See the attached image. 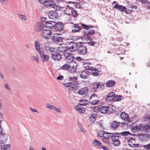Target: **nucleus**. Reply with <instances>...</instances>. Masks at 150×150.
Instances as JSON below:
<instances>
[{
  "instance_id": "7",
  "label": "nucleus",
  "mask_w": 150,
  "mask_h": 150,
  "mask_svg": "<svg viewBox=\"0 0 150 150\" xmlns=\"http://www.w3.org/2000/svg\"><path fill=\"white\" fill-rule=\"evenodd\" d=\"M52 32L50 30L45 29L43 30L42 36L44 38L48 40L51 37Z\"/></svg>"
},
{
  "instance_id": "16",
  "label": "nucleus",
  "mask_w": 150,
  "mask_h": 150,
  "mask_svg": "<svg viewBox=\"0 0 150 150\" xmlns=\"http://www.w3.org/2000/svg\"><path fill=\"white\" fill-rule=\"evenodd\" d=\"M39 54L43 62H47L48 61L50 57L49 56L44 54L43 52H41Z\"/></svg>"
},
{
  "instance_id": "35",
  "label": "nucleus",
  "mask_w": 150,
  "mask_h": 150,
  "mask_svg": "<svg viewBox=\"0 0 150 150\" xmlns=\"http://www.w3.org/2000/svg\"><path fill=\"white\" fill-rule=\"evenodd\" d=\"M77 68V67L75 66L74 67L73 66L71 67H70V68L68 70V71L70 73H73L76 71V69Z\"/></svg>"
},
{
  "instance_id": "64",
  "label": "nucleus",
  "mask_w": 150,
  "mask_h": 150,
  "mask_svg": "<svg viewBox=\"0 0 150 150\" xmlns=\"http://www.w3.org/2000/svg\"><path fill=\"white\" fill-rule=\"evenodd\" d=\"M100 148H102L103 149V150H109L107 146H104L102 145L100 147Z\"/></svg>"
},
{
  "instance_id": "8",
  "label": "nucleus",
  "mask_w": 150,
  "mask_h": 150,
  "mask_svg": "<svg viewBox=\"0 0 150 150\" xmlns=\"http://www.w3.org/2000/svg\"><path fill=\"white\" fill-rule=\"evenodd\" d=\"M62 55L57 52H54L52 54V58L55 61H59L62 59Z\"/></svg>"
},
{
  "instance_id": "21",
  "label": "nucleus",
  "mask_w": 150,
  "mask_h": 150,
  "mask_svg": "<svg viewBox=\"0 0 150 150\" xmlns=\"http://www.w3.org/2000/svg\"><path fill=\"white\" fill-rule=\"evenodd\" d=\"M115 84V81L112 80L108 81L106 83V86L108 88H110L114 86Z\"/></svg>"
},
{
  "instance_id": "22",
  "label": "nucleus",
  "mask_w": 150,
  "mask_h": 150,
  "mask_svg": "<svg viewBox=\"0 0 150 150\" xmlns=\"http://www.w3.org/2000/svg\"><path fill=\"white\" fill-rule=\"evenodd\" d=\"M88 90V88L87 87H85L79 90L78 93L80 95H83L85 94Z\"/></svg>"
},
{
  "instance_id": "47",
  "label": "nucleus",
  "mask_w": 150,
  "mask_h": 150,
  "mask_svg": "<svg viewBox=\"0 0 150 150\" xmlns=\"http://www.w3.org/2000/svg\"><path fill=\"white\" fill-rule=\"evenodd\" d=\"M101 35L99 33H96L94 35V38L95 39H98L100 38Z\"/></svg>"
},
{
  "instance_id": "3",
  "label": "nucleus",
  "mask_w": 150,
  "mask_h": 150,
  "mask_svg": "<svg viewBox=\"0 0 150 150\" xmlns=\"http://www.w3.org/2000/svg\"><path fill=\"white\" fill-rule=\"evenodd\" d=\"M74 54H69L67 55L65 57V60L67 63L70 64L73 62H74V63H75L76 65H75L76 67H77V63L75 62V61H74V60L75 59V57L74 56Z\"/></svg>"
},
{
  "instance_id": "5",
  "label": "nucleus",
  "mask_w": 150,
  "mask_h": 150,
  "mask_svg": "<svg viewBox=\"0 0 150 150\" xmlns=\"http://www.w3.org/2000/svg\"><path fill=\"white\" fill-rule=\"evenodd\" d=\"M53 26L56 32H60L61 30H63L64 25L62 22H56V23Z\"/></svg>"
},
{
  "instance_id": "50",
  "label": "nucleus",
  "mask_w": 150,
  "mask_h": 150,
  "mask_svg": "<svg viewBox=\"0 0 150 150\" xmlns=\"http://www.w3.org/2000/svg\"><path fill=\"white\" fill-rule=\"evenodd\" d=\"M137 135H138V138L140 140L143 141V134H137Z\"/></svg>"
},
{
  "instance_id": "61",
  "label": "nucleus",
  "mask_w": 150,
  "mask_h": 150,
  "mask_svg": "<svg viewBox=\"0 0 150 150\" xmlns=\"http://www.w3.org/2000/svg\"><path fill=\"white\" fill-rule=\"evenodd\" d=\"M104 138L103 139V142L105 143L106 144H109L110 141L109 140H108V139H106L105 138V137H104Z\"/></svg>"
},
{
  "instance_id": "26",
  "label": "nucleus",
  "mask_w": 150,
  "mask_h": 150,
  "mask_svg": "<svg viewBox=\"0 0 150 150\" xmlns=\"http://www.w3.org/2000/svg\"><path fill=\"white\" fill-rule=\"evenodd\" d=\"M141 1L142 4H145L144 6L150 10V2L148 1Z\"/></svg>"
},
{
  "instance_id": "37",
  "label": "nucleus",
  "mask_w": 150,
  "mask_h": 150,
  "mask_svg": "<svg viewBox=\"0 0 150 150\" xmlns=\"http://www.w3.org/2000/svg\"><path fill=\"white\" fill-rule=\"evenodd\" d=\"M96 84V83H94L93 84L91 85V90L93 92H96L97 91Z\"/></svg>"
},
{
  "instance_id": "45",
  "label": "nucleus",
  "mask_w": 150,
  "mask_h": 150,
  "mask_svg": "<svg viewBox=\"0 0 150 150\" xmlns=\"http://www.w3.org/2000/svg\"><path fill=\"white\" fill-rule=\"evenodd\" d=\"M96 118L94 117H93V116L90 115L89 120L91 122L94 123L95 122L96 120Z\"/></svg>"
},
{
  "instance_id": "60",
  "label": "nucleus",
  "mask_w": 150,
  "mask_h": 150,
  "mask_svg": "<svg viewBox=\"0 0 150 150\" xmlns=\"http://www.w3.org/2000/svg\"><path fill=\"white\" fill-rule=\"evenodd\" d=\"M81 107H80L78 105H77L75 106V109L77 110V111L79 112Z\"/></svg>"
},
{
  "instance_id": "1",
  "label": "nucleus",
  "mask_w": 150,
  "mask_h": 150,
  "mask_svg": "<svg viewBox=\"0 0 150 150\" xmlns=\"http://www.w3.org/2000/svg\"><path fill=\"white\" fill-rule=\"evenodd\" d=\"M67 80L70 81L67 83H63L64 86L66 87H71L72 90H76L78 88L79 83L78 82V78L76 76L68 77Z\"/></svg>"
},
{
  "instance_id": "34",
  "label": "nucleus",
  "mask_w": 150,
  "mask_h": 150,
  "mask_svg": "<svg viewBox=\"0 0 150 150\" xmlns=\"http://www.w3.org/2000/svg\"><path fill=\"white\" fill-rule=\"evenodd\" d=\"M94 31L92 29H91L90 30L88 31V33H87L85 34L84 35L86 37H90L89 35H93L94 34Z\"/></svg>"
},
{
  "instance_id": "12",
  "label": "nucleus",
  "mask_w": 150,
  "mask_h": 150,
  "mask_svg": "<svg viewBox=\"0 0 150 150\" xmlns=\"http://www.w3.org/2000/svg\"><path fill=\"white\" fill-rule=\"evenodd\" d=\"M150 125L147 124L146 125H143L142 124H141L139 125V131H146L148 132L149 131V129L150 128Z\"/></svg>"
},
{
  "instance_id": "31",
  "label": "nucleus",
  "mask_w": 150,
  "mask_h": 150,
  "mask_svg": "<svg viewBox=\"0 0 150 150\" xmlns=\"http://www.w3.org/2000/svg\"><path fill=\"white\" fill-rule=\"evenodd\" d=\"M66 46H62L59 47V49L57 50L58 52H61L64 54L65 52H66L67 50H66Z\"/></svg>"
},
{
  "instance_id": "62",
  "label": "nucleus",
  "mask_w": 150,
  "mask_h": 150,
  "mask_svg": "<svg viewBox=\"0 0 150 150\" xmlns=\"http://www.w3.org/2000/svg\"><path fill=\"white\" fill-rule=\"evenodd\" d=\"M76 60L78 61H81L83 60V59H82L80 57H77L76 58Z\"/></svg>"
},
{
  "instance_id": "39",
  "label": "nucleus",
  "mask_w": 150,
  "mask_h": 150,
  "mask_svg": "<svg viewBox=\"0 0 150 150\" xmlns=\"http://www.w3.org/2000/svg\"><path fill=\"white\" fill-rule=\"evenodd\" d=\"M11 148L10 144L4 145L3 146V150H10Z\"/></svg>"
},
{
  "instance_id": "18",
  "label": "nucleus",
  "mask_w": 150,
  "mask_h": 150,
  "mask_svg": "<svg viewBox=\"0 0 150 150\" xmlns=\"http://www.w3.org/2000/svg\"><path fill=\"white\" fill-rule=\"evenodd\" d=\"M53 1H44L43 3L45 7H47L50 6L52 8V5L53 4Z\"/></svg>"
},
{
  "instance_id": "11",
  "label": "nucleus",
  "mask_w": 150,
  "mask_h": 150,
  "mask_svg": "<svg viewBox=\"0 0 150 150\" xmlns=\"http://www.w3.org/2000/svg\"><path fill=\"white\" fill-rule=\"evenodd\" d=\"M56 23V22L53 21H50L46 22L44 25L45 27L47 28L52 29L54 28L53 26L54 24Z\"/></svg>"
},
{
  "instance_id": "52",
  "label": "nucleus",
  "mask_w": 150,
  "mask_h": 150,
  "mask_svg": "<svg viewBox=\"0 0 150 150\" xmlns=\"http://www.w3.org/2000/svg\"><path fill=\"white\" fill-rule=\"evenodd\" d=\"M31 58L32 60L35 61L38 63L39 62L38 59L35 56H32Z\"/></svg>"
},
{
  "instance_id": "2",
  "label": "nucleus",
  "mask_w": 150,
  "mask_h": 150,
  "mask_svg": "<svg viewBox=\"0 0 150 150\" xmlns=\"http://www.w3.org/2000/svg\"><path fill=\"white\" fill-rule=\"evenodd\" d=\"M112 144L116 146H120V142L119 139L120 138V133L119 132L113 133V135H112Z\"/></svg>"
},
{
  "instance_id": "36",
  "label": "nucleus",
  "mask_w": 150,
  "mask_h": 150,
  "mask_svg": "<svg viewBox=\"0 0 150 150\" xmlns=\"http://www.w3.org/2000/svg\"><path fill=\"white\" fill-rule=\"evenodd\" d=\"M120 136H121V135L122 136H126L128 135L129 134H131V133L128 131H124L121 132H120Z\"/></svg>"
},
{
  "instance_id": "63",
  "label": "nucleus",
  "mask_w": 150,
  "mask_h": 150,
  "mask_svg": "<svg viewBox=\"0 0 150 150\" xmlns=\"http://www.w3.org/2000/svg\"><path fill=\"white\" fill-rule=\"evenodd\" d=\"M64 78L63 76L62 75H60L58 76L57 78V80H62Z\"/></svg>"
},
{
  "instance_id": "32",
  "label": "nucleus",
  "mask_w": 150,
  "mask_h": 150,
  "mask_svg": "<svg viewBox=\"0 0 150 150\" xmlns=\"http://www.w3.org/2000/svg\"><path fill=\"white\" fill-rule=\"evenodd\" d=\"M131 130L132 132H135L136 131H139V125H136L132 127L131 128Z\"/></svg>"
},
{
  "instance_id": "53",
  "label": "nucleus",
  "mask_w": 150,
  "mask_h": 150,
  "mask_svg": "<svg viewBox=\"0 0 150 150\" xmlns=\"http://www.w3.org/2000/svg\"><path fill=\"white\" fill-rule=\"evenodd\" d=\"M143 147L144 148L147 149L146 150H150V143L148 144L144 145Z\"/></svg>"
},
{
  "instance_id": "10",
  "label": "nucleus",
  "mask_w": 150,
  "mask_h": 150,
  "mask_svg": "<svg viewBox=\"0 0 150 150\" xmlns=\"http://www.w3.org/2000/svg\"><path fill=\"white\" fill-rule=\"evenodd\" d=\"M115 95V93L114 92H111L108 93L105 96V101L107 102H110L112 100H113V98L114 96Z\"/></svg>"
},
{
  "instance_id": "15",
  "label": "nucleus",
  "mask_w": 150,
  "mask_h": 150,
  "mask_svg": "<svg viewBox=\"0 0 150 150\" xmlns=\"http://www.w3.org/2000/svg\"><path fill=\"white\" fill-rule=\"evenodd\" d=\"M90 74V72L86 70H84L81 72V73L80 75V77L83 79H86Z\"/></svg>"
},
{
  "instance_id": "30",
  "label": "nucleus",
  "mask_w": 150,
  "mask_h": 150,
  "mask_svg": "<svg viewBox=\"0 0 150 150\" xmlns=\"http://www.w3.org/2000/svg\"><path fill=\"white\" fill-rule=\"evenodd\" d=\"M96 87L97 89L102 88L105 86L104 83H103L101 82H96Z\"/></svg>"
},
{
  "instance_id": "4",
  "label": "nucleus",
  "mask_w": 150,
  "mask_h": 150,
  "mask_svg": "<svg viewBox=\"0 0 150 150\" xmlns=\"http://www.w3.org/2000/svg\"><path fill=\"white\" fill-rule=\"evenodd\" d=\"M87 51L86 47L81 44L78 49L77 52L80 55H85Z\"/></svg>"
},
{
  "instance_id": "59",
  "label": "nucleus",
  "mask_w": 150,
  "mask_h": 150,
  "mask_svg": "<svg viewBox=\"0 0 150 150\" xmlns=\"http://www.w3.org/2000/svg\"><path fill=\"white\" fill-rule=\"evenodd\" d=\"M128 8H130L132 9H137V6L135 5H128Z\"/></svg>"
},
{
  "instance_id": "51",
  "label": "nucleus",
  "mask_w": 150,
  "mask_h": 150,
  "mask_svg": "<svg viewBox=\"0 0 150 150\" xmlns=\"http://www.w3.org/2000/svg\"><path fill=\"white\" fill-rule=\"evenodd\" d=\"M74 4H75L76 7L77 8H80L82 7L81 5H80V3L79 2H74Z\"/></svg>"
},
{
  "instance_id": "41",
  "label": "nucleus",
  "mask_w": 150,
  "mask_h": 150,
  "mask_svg": "<svg viewBox=\"0 0 150 150\" xmlns=\"http://www.w3.org/2000/svg\"><path fill=\"white\" fill-rule=\"evenodd\" d=\"M50 43L48 42L45 43V44L44 46L45 47V50L46 51H47L49 50H50Z\"/></svg>"
},
{
  "instance_id": "20",
  "label": "nucleus",
  "mask_w": 150,
  "mask_h": 150,
  "mask_svg": "<svg viewBox=\"0 0 150 150\" xmlns=\"http://www.w3.org/2000/svg\"><path fill=\"white\" fill-rule=\"evenodd\" d=\"M92 145L93 146H98V148H100L102 145V143L96 139L94 140L92 143Z\"/></svg>"
},
{
  "instance_id": "42",
  "label": "nucleus",
  "mask_w": 150,
  "mask_h": 150,
  "mask_svg": "<svg viewBox=\"0 0 150 150\" xmlns=\"http://www.w3.org/2000/svg\"><path fill=\"white\" fill-rule=\"evenodd\" d=\"M100 106H96L95 107L93 108L94 112L96 113L97 112H100Z\"/></svg>"
},
{
  "instance_id": "28",
  "label": "nucleus",
  "mask_w": 150,
  "mask_h": 150,
  "mask_svg": "<svg viewBox=\"0 0 150 150\" xmlns=\"http://www.w3.org/2000/svg\"><path fill=\"white\" fill-rule=\"evenodd\" d=\"M52 7L54 9V10H55L57 12L58 11H59L61 9L64 8H65V6L61 7L54 4L52 5Z\"/></svg>"
},
{
  "instance_id": "38",
  "label": "nucleus",
  "mask_w": 150,
  "mask_h": 150,
  "mask_svg": "<svg viewBox=\"0 0 150 150\" xmlns=\"http://www.w3.org/2000/svg\"><path fill=\"white\" fill-rule=\"evenodd\" d=\"M143 141H147L150 138V136L149 134H143Z\"/></svg>"
},
{
  "instance_id": "29",
  "label": "nucleus",
  "mask_w": 150,
  "mask_h": 150,
  "mask_svg": "<svg viewBox=\"0 0 150 150\" xmlns=\"http://www.w3.org/2000/svg\"><path fill=\"white\" fill-rule=\"evenodd\" d=\"M70 11H71L72 15L74 17H77L78 15L77 11L76 10H74L73 7H70Z\"/></svg>"
},
{
  "instance_id": "55",
  "label": "nucleus",
  "mask_w": 150,
  "mask_h": 150,
  "mask_svg": "<svg viewBox=\"0 0 150 150\" xmlns=\"http://www.w3.org/2000/svg\"><path fill=\"white\" fill-rule=\"evenodd\" d=\"M66 50H67V51L66 52H65L64 54H63V55L65 56L66 57L67 55H68V54H71V53L69 52V51H68V50H67V48H66Z\"/></svg>"
},
{
  "instance_id": "48",
  "label": "nucleus",
  "mask_w": 150,
  "mask_h": 150,
  "mask_svg": "<svg viewBox=\"0 0 150 150\" xmlns=\"http://www.w3.org/2000/svg\"><path fill=\"white\" fill-rule=\"evenodd\" d=\"M81 26L84 29L88 30L89 29V28L88 27V25H86L84 23H82L81 24Z\"/></svg>"
},
{
  "instance_id": "43",
  "label": "nucleus",
  "mask_w": 150,
  "mask_h": 150,
  "mask_svg": "<svg viewBox=\"0 0 150 150\" xmlns=\"http://www.w3.org/2000/svg\"><path fill=\"white\" fill-rule=\"evenodd\" d=\"M18 16L20 18L23 20H26L27 18L25 15L21 14H18Z\"/></svg>"
},
{
  "instance_id": "14",
  "label": "nucleus",
  "mask_w": 150,
  "mask_h": 150,
  "mask_svg": "<svg viewBox=\"0 0 150 150\" xmlns=\"http://www.w3.org/2000/svg\"><path fill=\"white\" fill-rule=\"evenodd\" d=\"M113 8L116 9L121 12H124L126 9L125 6L122 5H119L118 4L115 5L113 6Z\"/></svg>"
},
{
  "instance_id": "25",
  "label": "nucleus",
  "mask_w": 150,
  "mask_h": 150,
  "mask_svg": "<svg viewBox=\"0 0 150 150\" xmlns=\"http://www.w3.org/2000/svg\"><path fill=\"white\" fill-rule=\"evenodd\" d=\"M35 46L36 50L39 54H40L42 52L40 50V44L37 41L35 42Z\"/></svg>"
},
{
  "instance_id": "40",
  "label": "nucleus",
  "mask_w": 150,
  "mask_h": 150,
  "mask_svg": "<svg viewBox=\"0 0 150 150\" xmlns=\"http://www.w3.org/2000/svg\"><path fill=\"white\" fill-rule=\"evenodd\" d=\"M56 38V43H59L62 41L63 40V38L61 37L55 36Z\"/></svg>"
},
{
  "instance_id": "23",
  "label": "nucleus",
  "mask_w": 150,
  "mask_h": 150,
  "mask_svg": "<svg viewBox=\"0 0 150 150\" xmlns=\"http://www.w3.org/2000/svg\"><path fill=\"white\" fill-rule=\"evenodd\" d=\"M120 124V122L114 121L111 124L110 127L113 129H115L119 126Z\"/></svg>"
},
{
  "instance_id": "24",
  "label": "nucleus",
  "mask_w": 150,
  "mask_h": 150,
  "mask_svg": "<svg viewBox=\"0 0 150 150\" xmlns=\"http://www.w3.org/2000/svg\"><path fill=\"white\" fill-rule=\"evenodd\" d=\"M120 117L123 120H127L129 118V117L128 114L126 113L125 112H122L120 114Z\"/></svg>"
},
{
  "instance_id": "56",
  "label": "nucleus",
  "mask_w": 150,
  "mask_h": 150,
  "mask_svg": "<svg viewBox=\"0 0 150 150\" xmlns=\"http://www.w3.org/2000/svg\"><path fill=\"white\" fill-rule=\"evenodd\" d=\"M99 72H98V71L92 72L91 74L94 76H97L99 75Z\"/></svg>"
},
{
  "instance_id": "49",
  "label": "nucleus",
  "mask_w": 150,
  "mask_h": 150,
  "mask_svg": "<svg viewBox=\"0 0 150 150\" xmlns=\"http://www.w3.org/2000/svg\"><path fill=\"white\" fill-rule=\"evenodd\" d=\"M133 11L132 9L129 10L127 9L126 8V9L125 10V11H124L126 14H130L132 13V11Z\"/></svg>"
},
{
  "instance_id": "44",
  "label": "nucleus",
  "mask_w": 150,
  "mask_h": 150,
  "mask_svg": "<svg viewBox=\"0 0 150 150\" xmlns=\"http://www.w3.org/2000/svg\"><path fill=\"white\" fill-rule=\"evenodd\" d=\"M97 134L99 137H105L104 136V133L103 132V131H102L101 130H99L97 133Z\"/></svg>"
},
{
  "instance_id": "13",
  "label": "nucleus",
  "mask_w": 150,
  "mask_h": 150,
  "mask_svg": "<svg viewBox=\"0 0 150 150\" xmlns=\"http://www.w3.org/2000/svg\"><path fill=\"white\" fill-rule=\"evenodd\" d=\"M7 136L5 133L0 134V143L1 144L5 143L7 141Z\"/></svg>"
},
{
  "instance_id": "33",
  "label": "nucleus",
  "mask_w": 150,
  "mask_h": 150,
  "mask_svg": "<svg viewBox=\"0 0 150 150\" xmlns=\"http://www.w3.org/2000/svg\"><path fill=\"white\" fill-rule=\"evenodd\" d=\"M70 65L65 64L63 65L62 67V69L64 70H68L70 68Z\"/></svg>"
},
{
  "instance_id": "17",
  "label": "nucleus",
  "mask_w": 150,
  "mask_h": 150,
  "mask_svg": "<svg viewBox=\"0 0 150 150\" xmlns=\"http://www.w3.org/2000/svg\"><path fill=\"white\" fill-rule=\"evenodd\" d=\"M109 106H101L100 109V112L103 114H105L108 113L109 110Z\"/></svg>"
},
{
  "instance_id": "54",
  "label": "nucleus",
  "mask_w": 150,
  "mask_h": 150,
  "mask_svg": "<svg viewBox=\"0 0 150 150\" xmlns=\"http://www.w3.org/2000/svg\"><path fill=\"white\" fill-rule=\"evenodd\" d=\"M85 108L84 107H82L79 112L81 113H84L85 111Z\"/></svg>"
},
{
  "instance_id": "58",
  "label": "nucleus",
  "mask_w": 150,
  "mask_h": 150,
  "mask_svg": "<svg viewBox=\"0 0 150 150\" xmlns=\"http://www.w3.org/2000/svg\"><path fill=\"white\" fill-rule=\"evenodd\" d=\"M47 18L45 17H42L41 18V20L42 22H45V23L46 22H48V21H47Z\"/></svg>"
},
{
  "instance_id": "27",
  "label": "nucleus",
  "mask_w": 150,
  "mask_h": 150,
  "mask_svg": "<svg viewBox=\"0 0 150 150\" xmlns=\"http://www.w3.org/2000/svg\"><path fill=\"white\" fill-rule=\"evenodd\" d=\"M122 97L121 95H116L114 96L113 101L114 102L119 101L121 100Z\"/></svg>"
},
{
  "instance_id": "9",
  "label": "nucleus",
  "mask_w": 150,
  "mask_h": 150,
  "mask_svg": "<svg viewBox=\"0 0 150 150\" xmlns=\"http://www.w3.org/2000/svg\"><path fill=\"white\" fill-rule=\"evenodd\" d=\"M45 27L44 23L41 22H38L36 24L34 29L36 32H39L42 30Z\"/></svg>"
},
{
  "instance_id": "57",
  "label": "nucleus",
  "mask_w": 150,
  "mask_h": 150,
  "mask_svg": "<svg viewBox=\"0 0 150 150\" xmlns=\"http://www.w3.org/2000/svg\"><path fill=\"white\" fill-rule=\"evenodd\" d=\"M96 42L95 41H93L92 42H87L86 43L88 44L89 45L94 46L95 45Z\"/></svg>"
},
{
  "instance_id": "6",
  "label": "nucleus",
  "mask_w": 150,
  "mask_h": 150,
  "mask_svg": "<svg viewBox=\"0 0 150 150\" xmlns=\"http://www.w3.org/2000/svg\"><path fill=\"white\" fill-rule=\"evenodd\" d=\"M58 15V12L55 10L50 11L48 13L49 18L53 20L57 19L59 16Z\"/></svg>"
},
{
  "instance_id": "19",
  "label": "nucleus",
  "mask_w": 150,
  "mask_h": 150,
  "mask_svg": "<svg viewBox=\"0 0 150 150\" xmlns=\"http://www.w3.org/2000/svg\"><path fill=\"white\" fill-rule=\"evenodd\" d=\"M69 43L70 44H71V43L73 44L72 45L74 46L76 50H78L79 47L80 45L81 44H82L84 43L83 42H75L73 41H71Z\"/></svg>"
},
{
  "instance_id": "46",
  "label": "nucleus",
  "mask_w": 150,
  "mask_h": 150,
  "mask_svg": "<svg viewBox=\"0 0 150 150\" xmlns=\"http://www.w3.org/2000/svg\"><path fill=\"white\" fill-rule=\"evenodd\" d=\"M99 102V100H94L89 102V103L92 105H95L97 104Z\"/></svg>"
}]
</instances>
